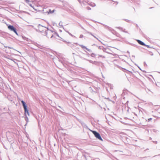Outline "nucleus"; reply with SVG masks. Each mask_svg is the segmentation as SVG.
Returning a JSON list of instances; mask_svg holds the SVG:
<instances>
[{"label": "nucleus", "mask_w": 160, "mask_h": 160, "mask_svg": "<svg viewBox=\"0 0 160 160\" xmlns=\"http://www.w3.org/2000/svg\"><path fill=\"white\" fill-rule=\"evenodd\" d=\"M39 30L40 32H42L43 35L46 36L48 38L50 37L51 38H52L55 34V32L48 30L42 26H40Z\"/></svg>", "instance_id": "1"}, {"label": "nucleus", "mask_w": 160, "mask_h": 160, "mask_svg": "<svg viewBox=\"0 0 160 160\" xmlns=\"http://www.w3.org/2000/svg\"><path fill=\"white\" fill-rule=\"evenodd\" d=\"M92 132L97 138L99 140L102 141V138L99 133L95 131H92Z\"/></svg>", "instance_id": "2"}, {"label": "nucleus", "mask_w": 160, "mask_h": 160, "mask_svg": "<svg viewBox=\"0 0 160 160\" xmlns=\"http://www.w3.org/2000/svg\"><path fill=\"white\" fill-rule=\"evenodd\" d=\"M8 28L10 31L14 32L17 35H18L16 28H15L13 26L9 25L8 26Z\"/></svg>", "instance_id": "3"}, {"label": "nucleus", "mask_w": 160, "mask_h": 160, "mask_svg": "<svg viewBox=\"0 0 160 160\" xmlns=\"http://www.w3.org/2000/svg\"><path fill=\"white\" fill-rule=\"evenodd\" d=\"M79 46H80L82 48H84V49H86L87 51H89V52H90L91 51V50L87 48L86 47L84 46V45H79Z\"/></svg>", "instance_id": "4"}, {"label": "nucleus", "mask_w": 160, "mask_h": 160, "mask_svg": "<svg viewBox=\"0 0 160 160\" xmlns=\"http://www.w3.org/2000/svg\"><path fill=\"white\" fill-rule=\"evenodd\" d=\"M21 102L22 104L24 109H26V108H27V106L26 105L25 102L23 100L21 101Z\"/></svg>", "instance_id": "5"}, {"label": "nucleus", "mask_w": 160, "mask_h": 160, "mask_svg": "<svg viewBox=\"0 0 160 160\" xmlns=\"http://www.w3.org/2000/svg\"><path fill=\"white\" fill-rule=\"evenodd\" d=\"M25 111V116H26V114H27L28 116L29 115V112H28V110L27 108H26V109H24Z\"/></svg>", "instance_id": "6"}, {"label": "nucleus", "mask_w": 160, "mask_h": 160, "mask_svg": "<svg viewBox=\"0 0 160 160\" xmlns=\"http://www.w3.org/2000/svg\"><path fill=\"white\" fill-rule=\"evenodd\" d=\"M137 41L141 45H143V46L145 45V43L143 42H142L140 40H137Z\"/></svg>", "instance_id": "7"}, {"label": "nucleus", "mask_w": 160, "mask_h": 160, "mask_svg": "<svg viewBox=\"0 0 160 160\" xmlns=\"http://www.w3.org/2000/svg\"><path fill=\"white\" fill-rule=\"evenodd\" d=\"M106 28H108L109 30L111 31V28L108 26H107Z\"/></svg>", "instance_id": "8"}, {"label": "nucleus", "mask_w": 160, "mask_h": 160, "mask_svg": "<svg viewBox=\"0 0 160 160\" xmlns=\"http://www.w3.org/2000/svg\"><path fill=\"white\" fill-rule=\"evenodd\" d=\"M89 33H90L91 35L93 37H94L95 38H96L97 39H98V38H97L94 35H93L90 32H89Z\"/></svg>", "instance_id": "9"}, {"label": "nucleus", "mask_w": 160, "mask_h": 160, "mask_svg": "<svg viewBox=\"0 0 160 160\" xmlns=\"http://www.w3.org/2000/svg\"><path fill=\"white\" fill-rule=\"evenodd\" d=\"M118 29H120V30H122L123 29L122 28V27H118L117 28Z\"/></svg>", "instance_id": "10"}, {"label": "nucleus", "mask_w": 160, "mask_h": 160, "mask_svg": "<svg viewBox=\"0 0 160 160\" xmlns=\"http://www.w3.org/2000/svg\"><path fill=\"white\" fill-rule=\"evenodd\" d=\"M25 120L27 122H28V118L27 116H26Z\"/></svg>", "instance_id": "11"}, {"label": "nucleus", "mask_w": 160, "mask_h": 160, "mask_svg": "<svg viewBox=\"0 0 160 160\" xmlns=\"http://www.w3.org/2000/svg\"><path fill=\"white\" fill-rule=\"evenodd\" d=\"M54 10H53L52 11H51L50 10H49V13H53L54 12Z\"/></svg>", "instance_id": "12"}, {"label": "nucleus", "mask_w": 160, "mask_h": 160, "mask_svg": "<svg viewBox=\"0 0 160 160\" xmlns=\"http://www.w3.org/2000/svg\"><path fill=\"white\" fill-rule=\"evenodd\" d=\"M87 8L88 10H91V8L88 7H87Z\"/></svg>", "instance_id": "13"}, {"label": "nucleus", "mask_w": 160, "mask_h": 160, "mask_svg": "<svg viewBox=\"0 0 160 160\" xmlns=\"http://www.w3.org/2000/svg\"><path fill=\"white\" fill-rule=\"evenodd\" d=\"M83 37V35H81L79 37V38H82Z\"/></svg>", "instance_id": "14"}, {"label": "nucleus", "mask_w": 160, "mask_h": 160, "mask_svg": "<svg viewBox=\"0 0 160 160\" xmlns=\"http://www.w3.org/2000/svg\"><path fill=\"white\" fill-rule=\"evenodd\" d=\"M144 46H146L148 48H150L149 46V45H147L145 44V45Z\"/></svg>", "instance_id": "15"}, {"label": "nucleus", "mask_w": 160, "mask_h": 160, "mask_svg": "<svg viewBox=\"0 0 160 160\" xmlns=\"http://www.w3.org/2000/svg\"><path fill=\"white\" fill-rule=\"evenodd\" d=\"M122 31L125 32H126V33H128L127 32V31H124V30H123V29L122 30Z\"/></svg>", "instance_id": "16"}, {"label": "nucleus", "mask_w": 160, "mask_h": 160, "mask_svg": "<svg viewBox=\"0 0 160 160\" xmlns=\"http://www.w3.org/2000/svg\"><path fill=\"white\" fill-rule=\"evenodd\" d=\"M94 53H92L91 55V56L92 57H93V55H94Z\"/></svg>", "instance_id": "17"}, {"label": "nucleus", "mask_w": 160, "mask_h": 160, "mask_svg": "<svg viewBox=\"0 0 160 160\" xmlns=\"http://www.w3.org/2000/svg\"><path fill=\"white\" fill-rule=\"evenodd\" d=\"M152 119V118H149L148 119V121H150Z\"/></svg>", "instance_id": "18"}, {"label": "nucleus", "mask_w": 160, "mask_h": 160, "mask_svg": "<svg viewBox=\"0 0 160 160\" xmlns=\"http://www.w3.org/2000/svg\"><path fill=\"white\" fill-rule=\"evenodd\" d=\"M98 48L100 49H102V47L100 46Z\"/></svg>", "instance_id": "19"}, {"label": "nucleus", "mask_w": 160, "mask_h": 160, "mask_svg": "<svg viewBox=\"0 0 160 160\" xmlns=\"http://www.w3.org/2000/svg\"><path fill=\"white\" fill-rule=\"evenodd\" d=\"M68 33L71 35V36H73V35H72L69 32H68Z\"/></svg>", "instance_id": "20"}, {"label": "nucleus", "mask_w": 160, "mask_h": 160, "mask_svg": "<svg viewBox=\"0 0 160 160\" xmlns=\"http://www.w3.org/2000/svg\"><path fill=\"white\" fill-rule=\"evenodd\" d=\"M29 5H30V6L31 7H32V8H33V6H32V5L31 4H29Z\"/></svg>", "instance_id": "21"}, {"label": "nucleus", "mask_w": 160, "mask_h": 160, "mask_svg": "<svg viewBox=\"0 0 160 160\" xmlns=\"http://www.w3.org/2000/svg\"><path fill=\"white\" fill-rule=\"evenodd\" d=\"M100 57H102V58H105V57L104 56H100Z\"/></svg>", "instance_id": "22"}, {"label": "nucleus", "mask_w": 160, "mask_h": 160, "mask_svg": "<svg viewBox=\"0 0 160 160\" xmlns=\"http://www.w3.org/2000/svg\"><path fill=\"white\" fill-rule=\"evenodd\" d=\"M72 54H73V56H74V55H75V53H72Z\"/></svg>", "instance_id": "23"}, {"label": "nucleus", "mask_w": 160, "mask_h": 160, "mask_svg": "<svg viewBox=\"0 0 160 160\" xmlns=\"http://www.w3.org/2000/svg\"><path fill=\"white\" fill-rule=\"evenodd\" d=\"M25 0L26 1L28 2H29L30 1V0Z\"/></svg>", "instance_id": "24"}, {"label": "nucleus", "mask_w": 160, "mask_h": 160, "mask_svg": "<svg viewBox=\"0 0 160 160\" xmlns=\"http://www.w3.org/2000/svg\"><path fill=\"white\" fill-rule=\"evenodd\" d=\"M8 48H11L10 47H8Z\"/></svg>", "instance_id": "25"}, {"label": "nucleus", "mask_w": 160, "mask_h": 160, "mask_svg": "<svg viewBox=\"0 0 160 160\" xmlns=\"http://www.w3.org/2000/svg\"><path fill=\"white\" fill-rule=\"evenodd\" d=\"M8 48H11L10 47H8Z\"/></svg>", "instance_id": "26"}, {"label": "nucleus", "mask_w": 160, "mask_h": 160, "mask_svg": "<svg viewBox=\"0 0 160 160\" xmlns=\"http://www.w3.org/2000/svg\"><path fill=\"white\" fill-rule=\"evenodd\" d=\"M0 88H2V87L1 86V87H0Z\"/></svg>", "instance_id": "27"}, {"label": "nucleus", "mask_w": 160, "mask_h": 160, "mask_svg": "<svg viewBox=\"0 0 160 160\" xmlns=\"http://www.w3.org/2000/svg\"><path fill=\"white\" fill-rule=\"evenodd\" d=\"M59 24L60 25H61V22H60Z\"/></svg>", "instance_id": "28"}, {"label": "nucleus", "mask_w": 160, "mask_h": 160, "mask_svg": "<svg viewBox=\"0 0 160 160\" xmlns=\"http://www.w3.org/2000/svg\"><path fill=\"white\" fill-rule=\"evenodd\" d=\"M59 24L60 25H61V22H60Z\"/></svg>", "instance_id": "29"}, {"label": "nucleus", "mask_w": 160, "mask_h": 160, "mask_svg": "<svg viewBox=\"0 0 160 160\" xmlns=\"http://www.w3.org/2000/svg\"><path fill=\"white\" fill-rule=\"evenodd\" d=\"M156 143H157V142H156Z\"/></svg>", "instance_id": "30"}, {"label": "nucleus", "mask_w": 160, "mask_h": 160, "mask_svg": "<svg viewBox=\"0 0 160 160\" xmlns=\"http://www.w3.org/2000/svg\"><path fill=\"white\" fill-rule=\"evenodd\" d=\"M39 160H41L39 159Z\"/></svg>", "instance_id": "31"}, {"label": "nucleus", "mask_w": 160, "mask_h": 160, "mask_svg": "<svg viewBox=\"0 0 160 160\" xmlns=\"http://www.w3.org/2000/svg\"><path fill=\"white\" fill-rule=\"evenodd\" d=\"M78 0V1H79V0Z\"/></svg>", "instance_id": "32"}]
</instances>
